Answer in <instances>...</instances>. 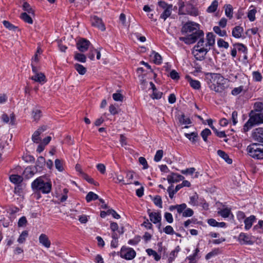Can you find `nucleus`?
Here are the masks:
<instances>
[{"instance_id":"1","label":"nucleus","mask_w":263,"mask_h":263,"mask_svg":"<svg viewBox=\"0 0 263 263\" xmlns=\"http://www.w3.org/2000/svg\"><path fill=\"white\" fill-rule=\"evenodd\" d=\"M210 87L216 92L222 93L228 87V80L220 74L211 73Z\"/></svg>"},{"instance_id":"2","label":"nucleus","mask_w":263,"mask_h":263,"mask_svg":"<svg viewBox=\"0 0 263 263\" xmlns=\"http://www.w3.org/2000/svg\"><path fill=\"white\" fill-rule=\"evenodd\" d=\"M248 154L252 158L257 159H263V145L252 143L247 148Z\"/></svg>"},{"instance_id":"3","label":"nucleus","mask_w":263,"mask_h":263,"mask_svg":"<svg viewBox=\"0 0 263 263\" xmlns=\"http://www.w3.org/2000/svg\"><path fill=\"white\" fill-rule=\"evenodd\" d=\"M32 187L33 189L39 190L43 193L47 194L49 193L51 190V183L50 182H45L43 179V177H40L32 183Z\"/></svg>"},{"instance_id":"4","label":"nucleus","mask_w":263,"mask_h":263,"mask_svg":"<svg viewBox=\"0 0 263 263\" xmlns=\"http://www.w3.org/2000/svg\"><path fill=\"white\" fill-rule=\"evenodd\" d=\"M179 14L190 15L195 16L199 15L198 11L193 5L189 3L184 4L182 2L179 3Z\"/></svg>"},{"instance_id":"5","label":"nucleus","mask_w":263,"mask_h":263,"mask_svg":"<svg viewBox=\"0 0 263 263\" xmlns=\"http://www.w3.org/2000/svg\"><path fill=\"white\" fill-rule=\"evenodd\" d=\"M198 27H199L198 24L193 22H189L183 26L181 31L182 33H185L189 35L194 31H196Z\"/></svg>"},{"instance_id":"6","label":"nucleus","mask_w":263,"mask_h":263,"mask_svg":"<svg viewBox=\"0 0 263 263\" xmlns=\"http://www.w3.org/2000/svg\"><path fill=\"white\" fill-rule=\"evenodd\" d=\"M136 252L132 248L122 247L120 251L121 257L127 260L133 259L136 256Z\"/></svg>"},{"instance_id":"7","label":"nucleus","mask_w":263,"mask_h":263,"mask_svg":"<svg viewBox=\"0 0 263 263\" xmlns=\"http://www.w3.org/2000/svg\"><path fill=\"white\" fill-rule=\"evenodd\" d=\"M210 49V47L209 48L205 47L194 48L193 54L196 60L201 61L204 59L205 55Z\"/></svg>"},{"instance_id":"8","label":"nucleus","mask_w":263,"mask_h":263,"mask_svg":"<svg viewBox=\"0 0 263 263\" xmlns=\"http://www.w3.org/2000/svg\"><path fill=\"white\" fill-rule=\"evenodd\" d=\"M47 129L46 125H42L35 130L31 137V139L34 143H40L42 141L40 135Z\"/></svg>"},{"instance_id":"9","label":"nucleus","mask_w":263,"mask_h":263,"mask_svg":"<svg viewBox=\"0 0 263 263\" xmlns=\"http://www.w3.org/2000/svg\"><path fill=\"white\" fill-rule=\"evenodd\" d=\"M251 136L254 141L263 143V128L259 127L254 129Z\"/></svg>"},{"instance_id":"10","label":"nucleus","mask_w":263,"mask_h":263,"mask_svg":"<svg viewBox=\"0 0 263 263\" xmlns=\"http://www.w3.org/2000/svg\"><path fill=\"white\" fill-rule=\"evenodd\" d=\"M90 44V42L88 40L85 39H81L78 41L77 47L80 51L84 52L88 50Z\"/></svg>"},{"instance_id":"11","label":"nucleus","mask_w":263,"mask_h":263,"mask_svg":"<svg viewBox=\"0 0 263 263\" xmlns=\"http://www.w3.org/2000/svg\"><path fill=\"white\" fill-rule=\"evenodd\" d=\"M90 21L92 26L98 28L102 31L105 30V25L101 18L91 17Z\"/></svg>"},{"instance_id":"12","label":"nucleus","mask_w":263,"mask_h":263,"mask_svg":"<svg viewBox=\"0 0 263 263\" xmlns=\"http://www.w3.org/2000/svg\"><path fill=\"white\" fill-rule=\"evenodd\" d=\"M184 179V177L179 174L175 173H172L170 175H168L167 177V181L168 183H176L178 182L181 180H183Z\"/></svg>"},{"instance_id":"13","label":"nucleus","mask_w":263,"mask_h":263,"mask_svg":"<svg viewBox=\"0 0 263 263\" xmlns=\"http://www.w3.org/2000/svg\"><path fill=\"white\" fill-rule=\"evenodd\" d=\"M190 39L193 38L194 43H195L199 37L204 36V33L202 30L200 29V27H198L196 31H194L192 33L188 35Z\"/></svg>"},{"instance_id":"14","label":"nucleus","mask_w":263,"mask_h":263,"mask_svg":"<svg viewBox=\"0 0 263 263\" xmlns=\"http://www.w3.org/2000/svg\"><path fill=\"white\" fill-rule=\"evenodd\" d=\"M148 212L149 219L152 222L156 224L160 222L161 216L160 213L150 212V210Z\"/></svg>"},{"instance_id":"15","label":"nucleus","mask_w":263,"mask_h":263,"mask_svg":"<svg viewBox=\"0 0 263 263\" xmlns=\"http://www.w3.org/2000/svg\"><path fill=\"white\" fill-rule=\"evenodd\" d=\"M39 242L45 248H49L51 245V242L48 236L45 234H42L39 238Z\"/></svg>"},{"instance_id":"16","label":"nucleus","mask_w":263,"mask_h":263,"mask_svg":"<svg viewBox=\"0 0 263 263\" xmlns=\"http://www.w3.org/2000/svg\"><path fill=\"white\" fill-rule=\"evenodd\" d=\"M30 79L35 82H39L41 84L46 82V77L42 72L36 73L34 76H32Z\"/></svg>"},{"instance_id":"17","label":"nucleus","mask_w":263,"mask_h":263,"mask_svg":"<svg viewBox=\"0 0 263 263\" xmlns=\"http://www.w3.org/2000/svg\"><path fill=\"white\" fill-rule=\"evenodd\" d=\"M158 4L160 7L164 9L161 16H169L170 15V8L171 7L167 6V5L163 1L159 2Z\"/></svg>"},{"instance_id":"18","label":"nucleus","mask_w":263,"mask_h":263,"mask_svg":"<svg viewBox=\"0 0 263 263\" xmlns=\"http://www.w3.org/2000/svg\"><path fill=\"white\" fill-rule=\"evenodd\" d=\"M243 32V28L239 26H237L232 30V35L235 38H240L241 37Z\"/></svg>"},{"instance_id":"19","label":"nucleus","mask_w":263,"mask_h":263,"mask_svg":"<svg viewBox=\"0 0 263 263\" xmlns=\"http://www.w3.org/2000/svg\"><path fill=\"white\" fill-rule=\"evenodd\" d=\"M215 35L212 32H209L206 34V43H205V47L212 46L215 44Z\"/></svg>"},{"instance_id":"20","label":"nucleus","mask_w":263,"mask_h":263,"mask_svg":"<svg viewBox=\"0 0 263 263\" xmlns=\"http://www.w3.org/2000/svg\"><path fill=\"white\" fill-rule=\"evenodd\" d=\"M255 219V216L252 215L245 220V229L246 230H249L251 228Z\"/></svg>"},{"instance_id":"21","label":"nucleus","mask_w":263,"mask_h":263,"mask_svg":"<svg viewBox=\"0 0 263 263\" xmlns=\"http://www.w3.org/2000/svg\"><path fill=\"white\" fill-rule=\"evenodd\" d=\"M218 155L222 158L228 164H231L232 163V160L230 159L228 155L224 151L222 150H218L217 151Z\"/></svg>"},{"instance_id":"22","label":"nucleus","mask_w":263,"mask_h":263,"mask_svg":"<svg viewBox=\"0 0 263 263\" xmlns=\"http://www.w3.org/2000/svg\"><path fill=\"white\" fill-rule=\"evenodd\" d=\"M184 135L193 143H195L197 141L198 137V134L196 132H192L190 134L185 133Z\"/></svg>"},{"instance_id":"23","label":"nucleus","mask_w":263,"mask_h":263,"mask_svg":"<svg viewBox=\"0 0 263 263\" xmlns=\"http://www.w3.org/2000/svg\"><path fill=\"white\" fill-rule=\"evenodd\" d=\"M11 182L14 184H18L22 182L23 178L22 176L18 175H11L9 177Z\"/></svg>"},{"instance_id":"24","label":"nucleus","mask_w":263,"mask_h":263,"mask_svg":"<svg viewBox=\"0 0 263 263\" xmlns=\"http://www.w3.org/2000/svg\"><path fill=\"white\" fill-rule=\"evenodd\" d=\"M74 67L77 71L81 75L85 74L87 71L86 68L85 67L78 63L75 64Z\"/></svg>"},{"instance_id":"25","label":"nucleus","mask_w":263,"mask_h":263,"mask_svg":"<svg viewBox=\"0 0 263 263\" xmlns=\"http://www.w3.org/2000/svg\"><path fill=\"white\" fill-rule=\"evenodd\" d=\"M256 124L255 123L254 120L253 119L252 117L250 116L249 120L245 123L243 126L244 132H246L249 130L254 125Z\"/></svg>"},{"instance_id":"26","label":"nucleus","mask_w":263,"mask_h":263,"mask_svg":"<svg viewBox=\"0 0 263 263\" xmlns=\"http://www.w3.org/2000/svg\"><path fill=\"white\" fill-rule=\"evenodd\" d=\"M32 116L34 120L37 122L42 116V111L38 109H34L32 111Z\"/></svg>"},{"instance_id":"27","label":"nucleus","mask_w":263,"mask_h":263,"mask_svg":"<svg viewBox=\"0 0 263 263\" xmlns=\"http://www.w3.org/2000/svg\"><path fill=\"white\" fill-rule=\"evenodd\" d=\"M251 117L256 124L263 123V113L255 114Z\"/></svg>"},{"instance_id":"28","label":"nucleus","mask_w":263,"mask_h":263,"mask_svg":"<svg viewBox=\"0 0 263 263\" xmlns=\"http://www.w3.org/2000/svg\"><path fill=\"white\" fill-rule=\"evenodd\" d=\"M147 254L149 256L153 255L154 257V259L156 261H158L160 259L161 256L158 254V253L154 250L152 249H147L146 250Z\"/></svg>"},{"instance_id":"29","label":"nucleus","mask_w":263,"mask_h":263,"mask_svg":"<svg viewBox=\"0 0 263 263\" xmlns=\"http://www.w3.org/2000/svg\"><path fill=\"white\" fill-rule=\"evenodd\" d=\"M34 173L32 170V168L31 167H26L23 172V175L25 176V177L26 179H28L30 177H31L33 175Z\"/></svg>"},{"instance_id":"30","label":"nucleus","mask_w":263,"mask_h":263,"mask_svg":"<svg viewBox=\"0 0 263 263\" xmlns=\"http://www.w3.org/2000/svg\"><path fill=\"white\" fill-rule=\"evenodd\" d=\"M74 59L79 62L85 63L86 61V57L83 53L76 52L74 54Z\"/></svg>"},{"instance_id":"31","label":"nucleus","mask_w":263,"mask_h":263,"mask_svg":"<svg viewBox=\"0 0 263 263\" xmlns=\"http://www.w3.org/2000/svg\"><path fill=\"white\" fill-rule=\"evenodd\" d=\"M98 196L92 192H89L86 196V201L89 202L91 200H95L98 199Z\"/></svg>"},{"instance_id":"32","label":"nucleus","mask_w":263,"mask_h":263,"mask_svg":"<svg viewBox=\"0 0 263 263\" xmlns=\"http://www.w3.org/2000/svg\"><path fill=\"white\" fill-rule=\"evenodd\" d=\"M223 8L224 9L225 14L227 16H233V7L231 5H226Z\"/></svg>"},{"instance_id":"33","label":"nucleus","mask_w":263,"mask_h":263,"mask_svg":"<svg viewBox=\"0 0 263 263\" xmlns=\"http://www.w3.org/2000/svg\"><path fill=\"white\" fill-rule=\"evenodd\" d=\"M239 239L240 241H243L245 243L247 244H252V241L250 240L249 237L244 233H241L239 236Z\"/></svg>"},{"instance_id":"34","label":"nucleus","mask_w":263,"mask_h":263,"mask_svg":"<svg viewBox=\"0 0 263 263\" xmlns=\"http://www.w3.org/2000/svg\"><path fill=\"white\" fill-rule=\"evenodd\" d=\"M45 159L43 157L40 156L37 159L35 166L38 167L40 168H43L45 165Z\"/></svg>"},{"instance_id":"35","label":"nucleus","mask_w":263,"mask_h":263,"mask_svg":"<svg viewBox=\"0 0 263 263\" xmlns=\"http://www.w3.org/2000/svg\"><path fill=\"white\" fill-rule=\"evenodd\" d=\"M179 121L180 123L182 124H190L191 123V121L189 118H185L184 114L181 115L179 118Z\"/></svg>"},{"instance_id":"36","label":"nucleus","mask_w":263,"mask_h":263,"mask_svg":"<svg viewBox=\"0 0 263 263\" xmlns=\"http://www.w3.org/2000/svg\"><path fill=\"white\" fill-rule=\"evenodd\" d=\"M3 24L4 26L9 30L14 31L15 29H17V26L13 25L12 24L7 21H4L3 22Z\"/></svg>"},{"instance_id":"37","label":"nucleus","mask_w":263,"mask_h":263,"mask_svg":"<svg viewBox=\"0 0 263 263\" xmlns=\"http://www.w3.org/2000/svg\"><path fill=\"white\" fill-rule=\"evenodd\" d=\"M28 235V232L27 231H24L22 232L21 234L20 235L17 241L20 243H23L26 240L27 237Z\"/></svg>"},{"instance_id":"38","label":"nucleus","mask_w":263,"mask_h":263,"mask_svg":"<svg viewBox=\"0 0 263 263\" xmlns=\"http://www.w3.org/2000/svg\"><path fill=\"white\" fill-rule=\"evenodd\" d=\"M55 168L59 171L62 172L64 170L63 161L59 159L55 160Z\"/></svg>"},{"instance_id":"39","label":"nucleus","mask_w":263,"mask_h":263,"mask_svg":"<svg viewBox=\"0 0 263 263\" xmlns=\"http://www.w3.org/2000/svg\"><path fill=\"white\" fill-rule=\"evenodd\" d=\"M211 134V130L208 128H205L201 133V136L205 142H207L208 137Z\"/></svg>"},{"instance_id":"40","label":"nucleus","mask_w":263,"mask_h":263,"mask_svg":"<svg viewBox=\"0 0 263 263\" xmlns=\"http://www.w3.org/2000/svg\"><path fill=\"white\" fill-rule=\"evenodd\" d=\"M152 53L154 54V62L156 64H160L162 62L161 56L158 53L154 51H153Z\"/></svg>"},{"instance_id":"41","label":"nucleus","mask_w":263,"mask_h":263,"mask_svg":"<svg viewBox=\"0 0 263 263\" xmlns=\"http://www.w3.org/2000/svg\"><path fill=\"white\" fill-rule=\"evenodd\" d=\"M214 32L220 36H224L226 35V31L225 30H221L219 26H215L213 28Z\"/></svg>"},{"instance_id":"42","label":"nucleus","mask_w":263,"mask_h":263,"mask_svg":"<svg viewBox=\"0 0 263 263\" xmlns=\"http://www.w3.org/2000/svg\"><path fill=\"white\" fill-rule=\"evenodd\" d=\"M42 52V50L40 47H38L37 51L34 55V57L32 59V63H37L39 62L40 59L38 57V54H41Z\"/></svg>"},{"instance_id":"43","label":"nucleus","mask_w":263,"mask_h":263,"mask_svg":"<svg viewBox=\"0 0 263 263\" xmlns=\"http://www.w3.org/2000/svg\"><path fill=\"white\" fill-rule=\"evenodd\" d=\"M218 2L216 1H214L212 3L211 5L208 7L207 11L209 12H213L215 11L218 7Z\"/></svg>"},{"instance_id":"44","label":"nucleus","mask_w":263,"mask_h":263,"mask_svg":"<svg viewBox=\"0 0 263 263\" xmlns=\"http://www.w3.org/2000/svg\"><path fill=\"white\" fill-rule=\"evenodd\" d=\"M190 84L192 87L194 89H198L200 87V83L197 80H194L191 79Z\"/></svg>"},{"instance_id":"45","label":"nucleus","mask_w":263,"mask_h":263,"mask_svg":"<svg viewBox=\"0 0 263 263\" xmlns=\"http://www.w3.org/2000/svg\"><path fill=\"white\" fill-rule=\"evenodd\" d=\"M230 210L228 208H225L218 211V214L224 218L228 217L230 214Z\"/></svg>"},{"instance_id":"46","label":"nucleus","mask_w":263,"mask_h":263,"mask_svg":"<svg viewBox=\"0 0 263 263\" xmlns=\"http://www.w3.org/2000/svg\"><path fill=\"white\" fill-rule=\"evenodd\" d=\"M23 8L24 10L27 12L28 14H31V15H34V11L30 7L29 4L25 2L23 4Z\"/></svg>"},{"instance_id":"47","label":"nucleus","mask_w":263,"mask_h":263,"mask_svg":"<svg viewBox=\"0 0 263 263\" xmlns=\"http://www.w3.org/2000/svg\"><path fill=\"white\" fill-rule=\"evenodd\" d=\"M163 155V151L161 149L157 151L156 154L154 157V160L156 162L160 161Z\"/></svg>"},{"instance_id":"48","label":"nucleus","mask_w":263,"mask_h":263,"mask_svg":"<svg viewBox=\"0 0 263 263\" xmlns=\"http://www.w3.org/2000/svg\"><path fill=\"white\" fill-rule=\"evenodd\" d=\"M199 40L197 43L196 46H195L194 48H200L201 47L207 48L208 47H205V43L204 40V36H202L201 37H199Z\"/></svg>"},{"instance_id":"49","label":"nucleus","mask_w":263,"mask_h":263,"mask_svg":"<svg viewBox=\"0 0 263 263\" xmlns=\"http://www.w3.org/2000/svg\"><path fill=\"white\" fill-rule=\"evenodd\" d=\"M153 201L155 204L158 206L159 208H161L162 207V199L160 196H156L153 199Z\"/></svg>"},{"instance_id":"50","label":"nucleus","mask_w":263,"mask_h":263,"mask_svg":"<svg viewBox=\"0 0 263 263\" xmlns=\"http://www.w3.org/2000/svg\"><path fill=\"white\" fill-rule=\"evenodd\" d=\"M217 44L218 47H223L226 49L229 47V44L228 42L224 41L223 39H220L217 41Z\"/></svg>"},{"instance_id":"51","label":"nucleus","mask_w":263,"mask_h":263,"mask_svg":"<svg viewBox=\"0 0 263 263\" xmlns=\"http://www.w3.org/2000/svg\"><path fill=\"white\" fill-rule=\"evenodd\" d=\"M199 252V249L197 248L195 250V253L193 255H191L187 257V259L190 260V263H195L196 262V257L198 253Z\"/></svg>"},{"instance_id":"52","label":"nucleus","mask_w":263,"mask_h":263,"mask_svg":"<svg viewBox=\"0 0 263 263\" xmlns=\"http://www.w3.org/2000/svg\"><path fill=\"white\" fill-rule=\"evenodd\" d=\"M112 98L116 101L122 102L123 100L124 97L120 93H115L112 95Z\"/></svg>"},{"instance_id":"53","label":"nucleus","mask_w":263,"mask_h":263,"mask_svg":"<svg viewBox=\"0 0 263 263\" xmlns=\"http://www.w3.org/2000/svg\"><path fill=\"white\" fill-rule=\"evenodd\" d=\"M179 40L184 42L186 44H191L194 43L193 38L190 39L188 35L186 37H180Z\"/></svg>"},{"instance_id":"54","label":"nucleus","mask_w":263,"mask_h":263,"mask_svg":"<svg viewBox=\"0 0 263 263\" xmlns=\"http://www.w3.org/2000/svg\"><path fill=\"white\" fill-rule=\"evenodd\" d=\"M198 196L196 193L190 197V203L193 205H196L197 204V200Z\"/></svg>"},{"instance_id":"55","label":"nucleus","mask_w":263,"mask_h":263,"mask_svg":"<svg viewBox=\"0 0 263 263\" xmlns=\"http://www.w3.org/2000/svg\"><path fill=\"white\" fill-rule=\"evenodd\" d=\"M180 251V248L179 246H177L174 250L172 251L170 255V258L169 259L173 260L175 257L176 256L177 254Z\"/></svg>"},{"instance_id":"56","label":"nucleus","mask_w":263,"mask_h":263,"mask_svg":"<svg viewBox=\"0 0 263 263\" xmlns=\"http://www.w3.org/2000/svg\"><path fill=\"white\" fill-rule=\"evenodd\" d=\"M186 205L185 203H182L181 204H177V211L179 214L182 213L183 211L186 209Z\"/></svg>"},{"instance_id":"57","label":"nucleus","mask_w":263,"mask_h":263,"mask_svg":"<svg viewBox=\"0 0 263 263\" xmlns=\"http://www.w3.org/2000/svg\"><path fill=\"white\" fill-rule=\"evenodd\" d=\"M194 214V211L190 208H187L184 210L183 212L182 216L183 217H191Z\"/></svg>"},{"instance_id":"58","label":"nucleus","mask_w":263,"mask_h":263,"mask_svg":"<svg viewBox=\"0 0 263 263\" xmlns=\"http://www.w3.org/2000/svg\"><path fill=\"white\" fill-rule=\"evenodd\" d=\"M139 162L141 164H142L143 166V169H147L148 167V164L145 158L143 157H140L139 158Z\"/></svg>"},{"instance_id":"59","label":"nucleus","mask_w":263,"mask_h":263,"mask_svg":"<svg viewBox=\"0 0 263 263\" xmlns=\"http://www.w3.org/2000/svg\"><path fill=\"white\" fill-rule=\"evenodd\" d=\"M163 231L167 234L173 235L175 233L173 228L171 226H167L164 228Z\"/></svg>"},{"instance_id":"60","label":"nucleus","mask_w":263,"mask_h":263,"mask_svg":"<svg viewBox=\"0 0 263 263\" xmlns=\"http://www.w3.org/2000/svg\"><path fill=\"white\" fill-rule=\"evenodd\" d=\"M195 171V168L194 167H191L187 168L184 170L181 171V173L184 175L190 174L192 175Z\"/></svg>"},{"instance_id":"61","label":"nucleus","mask_w":263,"mask_h":263,"mask_svg":"<svg viewBox=\"0 0 263 263\" xmlns=\"http://www.w3.org/2000/svg\"><path fill=\"white\" fill-rule=\"evenodd\" d=\"M97 168L101 174H104L105 173L106 167L104 164L102 163L98 164L97 165Z\"/></svg>"},{"instance_id":"62","label":"nucleus","mask_w":263,"mask_h":263,"mask_svg":"<svg viewBox=\"0 0 263 263\" xmlns=\"http://www.w3.org/2000/svg\"><path fill=\"white\" fill-rule=\"evenodd\" d=\"M27 222L26 218L25 216L22 217L18 220V226L19 227H24Z\"/></svg>"},{"instance_id":"63","label":"nucleus","mask_w":263,"mask_h":263,"mask_svg":"<svg viewBox=\"0 0 263 263\" xmlns=\"http://www.w3.org/2000/svg\"><path fill=\"white\" fill-rule=\"evenodd\" d=\"M254 108L256 111H260L263 109V103L262 102H256L254 104Z\"/></svg>"},{"instance_id":"64","label":"nucleus","mask_w":263,"mask_h":263,"mask_svg":"<svg viewBox=\"0 0 263 263\" xmlns=\"http://www.w3.org/2000/svg\"><path fill=\"white\" fill-rule=\"evenodd\" d=\"M170 76V77L173 80H178L179 79L178 73L175 70L171 71Z\"/></svg>"}]
</instances>
